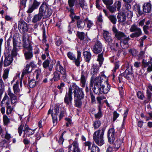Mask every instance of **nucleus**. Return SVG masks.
I'll return each instance as SVG.
<instances>
[{"label":"nucleus","instance_id":"nucleus-1","mask_svg":"<svg viewBox=\"0 0 152 152\" xmlns=\"http://www.w3.org/2000/svg\"><path fill=\"white\" fill-rule=\"evenodd\" d=\"M106 80V77L102 73L95 78L92 77L91 78L90 86V87H93L94 86L93 90L95 94L100 95L102 93V86H103L102 84Z\"/></svg>","mask_w":152,"mask_h":152},{"label":"nucleus","instance_id":"nucleus-2","mask_svg":"<svg viewBox=\"0 0 152 152\" xmlns=\"http://www.w3.org/2000/svg\"><path fill=\"white\" fill-rule=\"evenodd\" d=\"M104 129L103 128L95 131L93 134V138L95 143L99 146H102L104 143Z\"/></svg>","mask_w":152,"mask_h":152},{"label":"nucleus","instance_id":"nucleus-3","mask_svg":"<svg viewBox=\"0 0 152 152\" xmlns=\"http://www.w3.org/2000/svg\"><path fill=\"white\" fill-rule=\"evenodd\" d=\"M129 31L131 32H134L130 35L131 38L138 37L142 35L141 29L136 24L131 25L129 28Z\"/></svg>","mask_w":152,"mask_h":152},{"label":"nucleus","instance_id":"nucleus-4","mask_svg":"<svg viewBox=\"0 0 152 152\" xmlns=\"http://www.w3.org/2000/svg\"><path fill=\"white\" fill-rule=\"evenodd\" d=\"M39 10L41 12L43 18H47L49 17L52 14V10L48 7L44 3L42 4L39 7Z\"/></svg>","mask_w":152,"mask_h":152},{"label":"nucleus","instance_id":"nucleus-5","mask_svg":"<svg viewBox=\"0 0 152 152\" xmlns=\"http://www.w3.org/2000/svg\"><path fill=\"white\" fill-rule=\"evenodd\" d=\"M59 113V107L58 105L56 104L54 109H51V107L48 111V115L51 114L53 120V123L54 125H56L57 123V115Z\"/></svg>","mask_w":152,"mask_h":152},{"label":"nucleus","instance_id":"nucleus-6","mask_svg":"<svg viewBox=\"0 0 152 152\" xmlns=\"http://www.w3.org/2000/svg\"><path fill=\"white\" fill-rule=\"evenodd\" d=\"M18 28L20 32L24 34L28 30L27 24L23 20H20L18 22Z\"/></svg>","mask_w":152,"mask_h":152},{"label":"nucleus","instance_id":"nucleus-7","mask_svg":"<svg viewBox=\"0 0 152 152\" xmlns=\"http://www.w3.org/2000/svg\"><path fill=\"white\" fill-rule=\"evenodd\" d=\"M72 89L71 87H69L68 91L66 93L64 99V102L67 104H72Z\"/></svg>","mask_w":152,"mask_h":152},{"label":"nucleus","instance_id":"nucleus-8","mask_svg":"<svg viewBox=\"0 0 152 152\" xmlns=\"http://www.w3.org/2000/svg\"><path fill=\"white\" fill-rule=\"evenodd\" d=\"M5 59L4 61V65L5 67L9 66L12 62L13 58L11 55L8 53H4Z\"/></svg>","mask_w":152,"mask_h":152},{"label":"nucleus","instance_id":"nucleus-9","mask_svg":"<svg viewBox=\"0 0 152 152\" xmlns=\"http://www.w3.org/2000/svg\"><path fill=\"white\" fill-rule=\"evenodd\" d=\"M102 50V45L100 42L96 41L94 45L92 50L95 54H98L101 52Z\"/></svg>","mask_w":152,"mask_h":152},{"label":"nucleus","instance_id":"nucleus-10","mask_svg":"<svg viewBox=\"0 0 152 152\" xmlns=\"http://www.w3.org/2000/svg\"><path fill=\"white\" fill-rule=\"evenodd\" d=\"M112 30L115 34V37L118 40H121L126 37V36L124 32L118 31L115 27L113 26V27Z\"/></svg>","mask_w":152,"mask_h":152},{"label":"nucleus","instance_id":"nucleus-11","mask_svg":"<svg viewBox=\"0 0 152 152\" xmlns=\"http://www.w3.org/2000/svg\"><path fill=\"white\" fill-rule=\"evenodd\" d=\"M115 130L114 128L110 129L107 133V136L109 142L113 143L115 139Z\"/></svg>","mask_w":152,"mask_h":152},{"label":"nucleus","instance_id":"nucleus-12","mask_svg":"<svg viewBox=\"0 0 152 152\" xmlns=\"http://www.w3.org/2000/svg\"><path fill=\"white\" fill-rule=\"evenodd\" d=\"M40 3V2L37 1L36 0H34L32 4L29 6L28 9L27 11V13H32L34 10L38 8Z\"/></svg>","mask_w":152,"mask_h":152},{"label":"nucleus","instance_id":"nucleus-13","mask_svg":"<svg viewBox=\"0 0 152 152\" xmlns=\"http://www.w3.org/2000/svg\"><path fill=\"white\" fill-rule=\"evenodd\" d=\"M123 76L127 79H129L133 77L132 67H128L123 74Z\"/></svg>","mask_w":152,"mask_h":152},{"label":"nucleus","instance_id":"nucleus-14","mask_svg":"<svg viewBox=\"0 0 152 152\" xmlns=\"http://www.w3.org/2000/svg\"><path fill=\"white\" fill-rule=\"evenodd\" d=\"M7 92L8 95L10 97L11 104H14V106H15V104L16 103L17 100V96L12 92L11 88L10 87L8 88Z\"/></svg>","mask_w":152,"mask_h":152},{"label":"nucleus","instance_id":"nucleus-15","mask_svg":"<svg viewBox=\"0 0 152 152\" xmlns=\"http://www.w3.org/2000/svg\"><path fill=\"white\" fill-rule=\"evenodd\" d=\"M69 152H80L77 142L74 141L72 144L69 146Z\"/></svg>","mask_w":152,"mask_h":152},{"label":"nucleus","instance_id":"nucleus-16","mask_svg":"<svg viewBox=\"0 0 152 152\" xmlns=\"http://www.w3.org/2000/svg\"><path fill=\"white\" fill-rule=\"evenodd\" d=\"M53 64L51 62L50 60L47 59V60H45L42 63L43 67L45 69H48L49 71H52Z\"/></svg>","mask_w":152,"mask_h":152},{"label":"nucleus","instance_id":"nucleus-17","mask_svg":"<svg viewBox=\"0 0 152 152\" xmlns=\"http://www.w3.org/2000/svg\"><path fill=\"white\" fill-rule=\"evenodd\" d=\"M103 35L106 42L109 44L112 43L113 40L111 37V34L108 31H104L103 34Z\"/></svg>","mask_w":152,"mask_h":152},{"label":"nucleus","instance_id":"nucleus-18","mask_svg":"<svg viewBox=\"0 0 152 152\" xmlns=\"http://www.w3.org/2000/svg\"><path fill=\"white\" fill-rule=\"evenodd\" d=\"M32 48L26 50H24V55L25 58L27 60H31L33 57Z\"/></svg>","mask_w":152,"mask_h":152},{"label":"nucleus","instance_id":"nucleus-19","mask_svg":"<svg viewBox=\"0 0 152 152\" xmlns=\"http://www.w3.org/2000/svg\"><path fill=\"white\" fill-rule=\"evenodd\" d=\"M107 79L106 77V80L102 86V93L104 94H107L110 89V86L108 84L107 82Z\"/></svg>","mask_w":152,"mask_h":152},{"label":"nucleus","instance_id":"nucleus-20","mask_svg":"<svg viewBox=\"0 0 152 152\" xmlns=\"http://www.w3.org/2000/svg\"><path fill=\"white\" fill-rule=\"evenodd\" d=\"M42 12H40L39 10L38 14L34 15L32 19V22L33 23H39L41 19L42 18L43 16L41 14Z\"/></svg>","mask_w":152,"mask_h":152},{"label":"nucleus","instance_id":"nucleus-21","mask_svg":"<svg viewBox=\"0 0 152 152\" xmlns=\"http://www.w3.org/2000/svg\"><path fill=\"white\" fill-rule=\"evenodd\" d=\"M130 39L129 37H126L121 40L120 42L121 47L124 49L128 48V42Z\"/></svg>","mask_w":152,"mask_h":152},{"label":"nucleus","instance_id":"nucleus-22","mask_svg":"<svg viewBox=\"0 0 152 152\" xmlns=\"http://www.w3.org/2000/svg\"><path fill=\"white\" fill-rule=\"evenodd\" d=\"M142 8L143 12L145 13H149L151 11L152 5L150 2H147L143 4Z\"/></svg>","mask_w":152,"mask_h":152},{"label":"nucleus","instance_id":"nucleus-23","mask_svg":"<svg viewBox=\"0 0 152 152\" xmlns=\"http://www.w3.org/2000/svg\"><path fill=\"white\" fill-rule=\"evenodd\" d=\"M75 99H83L84 98V94L82 88L74 93Z\"/></svg>","mask_w":152,"mask_h":152},{"label":"nucleus","instance_id":"nucleus-24","mask_svg":"<svg viewBox=\"0 0 152 152\" xmlns=\"http://www.w3.org/2000/svg\"><path fill=\"white\" fill-rule=\"evenodd\" d=\"M24 128L25 129L23 130L24 135V136L26 135V136H29L34 134V131L32 129L29 128L28 126L26 125H25Z\"/></svg>","mask_w":152,"mask_h":152},{"label":"nucleus","instance_id":"nucleus-25","mask_svg":"<svg viewBox=\"0 0 152 152\" xmlns=\"http://www.w3.org/2000/svg\"><path fill=\"white\" fill-rule=\"evenodd\" d=\"M32 69V67L29 66L28 64H27L26 67L24 69L22 73L21 77H23L25 75L31 72Z\"/></svg>","mask_w":152,"mask_h":152},{"label":"nucleus","instance_id":"nucleus-26","mask_svg":"<svg viewBox=\"0 0 152 152\" xmlns=\"http://www.w3.org/2000/svg\"><path fill=\"white\" fill-rule=\"evenodd\" d=\"M99 72V69L96 66L93 65L92 66L90 71V73L92 75L91 78L92 77L94 78V75H96Z\"/></svg>","mask_w":152,"mask_h":152},{"label":"nucleus","instance_id":"nucleus-27","mask_svg":"<svg viewBox=\"0 0 152 152\" xmlns=\"http://www.w3.org/2000/svg\"><path fill=\"white\" fill-rule=\"evenodd\" d=\"M56 71L59 72L61 74L64 73V72L66 71V70L60 64L59 61H58L56 65Z\"/></svg>","mask_w":152,"mask_h":152},{"label":"nucleus","instance_id":"nucleus-28","mask_svg":"<svg viewBox=\"0 0 152 152\" xmlns=\"http://www.w3.org/2000/svg\"><path fill=\"white\" fill-rule=\"evenodd\" d=\"M117 18L118 21L119 22H123L125 21L126 20V16L123 12L118 13Z\"/></svg>","mask_w":152,"mask_h":152},{"label":"nucleus","instance_id":"nucleus-29","mask_svg":"<svg viewBox=\"0 0 152 152\" xmlns=\"http://www.w3.org/2000/svg\"><path fill=\"white\" fill-rule=\"evenodd\" d=\"M85 75V72L84 71H83L81 73L80 82L82 84L81 86L83 87H85L86 86V78Z\"/></svg>","mask_w":152,"mask_h":152},{"label":"nucleus","instance_id":"nucleus-30","mask_svg":"<svg viewBox=\"0 0 152 152\" xmlns=\"http://www.w3.org/2000/svg\"><path fill=\"white\" fill-rule=\"evenodd\" d=\"M19 81L17 80L16 83L14 84L13 87L14 92L15 94H17L18 93L20 92V91L19 87Z\"/></svg>","mask_w":152,"mask_h":152},{"label":"nucleus","instance_id":"nucleus-31","mask_svg":"<svg viewBox=\"0 0 152 152\" xmlns=\"http://www.w3.org/2000/svg\"><path fill=\"white\" fill-rule=\"evenodd\" d=\"M9 99L10 98L7 94H5L4 96L1 101L0 106H2L3 105H4L5 104L6 105L7 102L10 103V102L9 101Z\"/></svg>","mask_w":152,"mask_h":152},{"label":"nucleus","instance_id":"nucleus-32","mask_svg":"<svg viewBox=\"0 0 152 152\" xmlns=\"http://www.w3.org/2000/svg\"><path fill=\"white\" fill-rule=\"evenodd\" d=\"M83 55L86 61L88 62L91 59V56L90 53L88 51H84L83 52Z\"/></svg>","mask_w":152,"mask_h":152},{"label":"nucleus","instance_id":"nucleus-33","mask_svg":"<svg viewBox=\"0 0 152 152\" xmlns=\"http://www.w3.org/2000/svg\"><path fill=\"white\" fill-rule=\"evenodd\" d=\"M60 73L59 72L57 71H55L53 73V76L52 79L54 81H57L60 80Z\"/></svg>","mask_w":152,"mask_h":152},{"label":"nucleus","instance_id":"nucleus-34","mask_svg":"<svg viewBox=\"0 0 152 152\" xmlns=\"http://www.w3.org/2000/svg\"><path fill=\"white\" fill-rule=\"evenodd\" d=\"M122 142H123L121 140L118 139L114 143V148L116 149L117 150H118L121 145Z\"/></svg>","mask_w":152,"mask_h":152},{"label":"nucleus","instance_id":"nucleus-35","mask_svg":"<svg viewBox=\"0 0 152 152\" xmlns=\"http://www.w3.org/2000/svg\"><path fill=\"white\" fill-rule=\"evenodd\" d=\"M67 55L70 59L73 61L75 63V61L76 60L75 56L72 52H68Z\"/></svg>","mask_w":152,"mask_h":152},{"label":"nucleus","instance_id":"nucleus-36","mask_svg":"<svg viewBox=\"0 0 152 152\" xmlns=\"http://www.w3.org/2000/svg\"><path fill=\"white\" fill-rule=\"evenodd\" d=\"M77 24L78 28L82 29L85 26V22L84 20L83 21L81 20H78L77 21Z\"/></svg>","mask_w":152,"mask_h":152},{"label":"nucleus","instance_id":"nucleus-37","mask_svg":"<svg viewBox=\"0 0 152 152\" xmlns=\"http://www.w3.org/2000/svg\"><path fill=\"white\" fill-rule=\"evenodd\" d=\"M77 58L75 61V65L77 66H79L80 65V59L81 57V53L80 51H77Z\"/></svg>","mask_w":152,"mask_h":152},{"label":"nucleus","instance_id":"nucleus-38","mask_svg":"<svg viewBox=\"0 0 152 152\" xmlns=\"http://www.w3.org/2000/svg\"><path fill=\"white\" fill-rule=\"evenodd\" d=\"M108 18L113 24H115L116 23L117 20L115 15H110L108 16Z\"/></svg>","mask_w":152,"mask_h":152},{"label":"nucleus","instance_id":"nucleus-39","mask_svg":"<svg viewBox=\"0 0 152 152\" xmlns=\"http://www.w3.org/2000/svg\"><path fill=\"white\" fill-rule=\"evenodd\" d=\"M105 99L106 97L104 96H99L97 97L96 99L98 102V103L99 104L98 106V107H102V102L101 101Z\"/></svg>","mask_w":152,"mask_h":152},{"label":"nucleus","instance_id":"nucleus-40","mask_svg":"<svg viewBox=\"0 0 152 152\" xmlns=\"http://www.w3.org/2000/svg\"><path fill=\"white\" fill-rule=\"evenodd\" d=\"M71 87L72 89V88H73L74 90V93H75L77 91H78L82 89V88H80L79 87H78L75 83H73L72 84L70 85L69 87Z\"/></svg>","mask_w":152,"mask_h":152},{"label":"nucleus","instance_id":"nucleus-41","mask_svg":"<svg viewBox=\"0 0 152 152\" xmlns=\"http://www.w3.org/2000/svg\"><path fill=\"white\" fill-rule=\"evenodd\" d=\"M101 107H98V112L94 115L95 118L96 119H100L102 116V113L101 111Z\"/></svg>","mask_w":152,"mask_h":152},{"label":"nucleus","instance_id":"nucleus-42","mask_svg":"<svg viewBox=\"0 0 152 152\" xmlns=\"http://www.w3.org/2000/svg\"><path fill=\"white\" fill-rule=\"evenodd\" d=\"M6 113L8 115L11 113L13 108L10 105V103L7 102L6 104Z\"/></svg>","mask_w":152,"mask_h":152},{"label":"nucleus","instance_id":"nucleus-43","mask_svg":"<svg viewBox=\"0 0 152 152\" xmlns=\"http://www.w3.org/2000/svg\"><path fill=\"white\" fill-rule=\"evenodd\" d=\"M84 21L85 24L86 23L87 24V27L88 28H90L93 26V24L92 22L89 20L88 18H87L84 19Z\"/></svg>","mask_w":152,"mask_h":152},{"label":"nucleus","instance_id":"nucleus-44","mask_svg":"<svg viewBox=\"0 0 152 152\" xmlns=\"http://www.w3.org/2000/svg\"><path fill=\"white\" fill-rule=\"evenodd\" d=\"M81 99H75V105L76 107L79 108L81 107L82 104V102L81 101Z\"/></svg>","mask_w":152,"mask_h":152},{"label":"nucleus","instance_id":"nucleus-45","mask_svg":"<svg viewBox=\"0 0 152 152\" xmlns=\"http://www.w3.org/2000/svg\"><path fill=\"white\" fill-rule=\"evenodd\" d=\"M101 121L99 120H96L94 122L93 126L94 129H96L99 128L101 126Z\"/></svg>","mask_w":152,"mask_h":152},{"label":"nucleus","instance_id":"nucleus-46","mask_svg":"<svg viewBox=\"0 0 152 152\" xmlns=\"http://www.w3.org/2000/svg\"><path fill=\"white\" fill-rule=\"evenodd\" d=\"M134 9L135 11L138 12L140 15L142 14L143 13L140 11V8L139 5L136 4L134 5Z\"/></svg>","mask_w":152,"mask_h":152},{"label":"nucleus","instance_id":"nucleus-47","mask_svg":"<svg viewBox=\"0 0 152 152\" xmlns=\"http://www.w3.org/2000/svg\"><path fill=\"white\" fill-rule=\"evenodd\" d=\"M142 63V67L146 68L147 67H148L149 64H150L151 62L150 61H147L146 60L143 59Z\"/></svg>","mask_w":152,"mask_h":152},{"label":"nucleus","instance_id":"nucleus-48","mask_svg":"<svg viewBox=\"0 0 152 152\" xmlns=\"http://www.w3.org/2000/svg\"><path fill=\"white\" fill-rule=\"evenodd\" d=\"M4 125H7L10 123V119L6 115H4L3 118Z\"/></svg>","mask_w":152,"mask_h":152},{"label":"nucleus","instance_id":"nucleus-49","mask_svg":"<svg viewBox=\"0 0 152 152\" xmlns=\"http://www.w3.org/2000/svg\"><path fill=\"white\" fill-rule=\"evenodd\" d=\"M55 40L56 45L58 46H60L62 42L61 38L57 36L55 38Z\"/></svg>","mask_w":152,"mask_h":152},{"label":"nucleus","instance_id":"nucleus-50","mask_svg":"<svg viewBox=\"0 0 152 152\" xmlns=\"http://www.w3.org/2000/svg\"><path fill=\"white\" fill-rule=\"evenodd\" d=\"M99 148L95 144L92 145L91 152H99Z\"/></svg>","mask_w":152,"mask_h":152},{"label":"nucleus","instance_id":"nucleus-51","mask_svg":"<svg viewBox=\"0 0 152 152\" xmlns=\"http://www.w3.org/2000/svg\"><path fill=\"white\" fill-rule=\"evenodd\" d=\"M9 69L7 68L4 71V74L3 75V78L4 80L7 79L8 77Z\"/></svg>","mask_w":152,"mask_h":152},{"label":"nucleus","instance_id":"nucleus-52","mask_svg":"<svg viewBox=\"0 0 152 152\" xmlns=\"http://www.w3.org/2000/svg\"><path fill=\"white\" fill-rule=\"evenodd\" d=\"M107 8L112 13L115 12L116 11V7H115L114 4L112 6L108 5L107 6Z\"/></svg>","mask_w":152,"mask_h":152},{"label":"nucleus","instance_id":"nucleus-53","mask_svg":"<svg viewBox=\"0 0 152 152\" xmlns=\"http://www.w3.org/2000/svg\"><path fill=\"white\" fill-rule=\"evenodd\" d=\"M152 27L151 26H150L149 27L148 26L145 25L143 26V30L144 31L145 34H148V30L149 29L151 28Z\"/></svg>","mask_w":152,"mask_h":152},{"label":"nucleus","instance_id":"nucleus-54","mask_svg":"<svg viewBox=\"0 0 152 152\" xmlns=\"http://www.w3.org/2000/svg\"><path fill=\"white\" fill-rule=\"evenodd\" d=\"M137 95L138 98L140 99L143 100L145 98L142 93L140 91H138Z\"/></svg>","mask_w":152,"mask_h":152},{"label":"nucleus","instance_id":"nucleus-55","mask_svg":"<svg viewBox=\"0 0 152 152\" xmlns=\"http://www.w3.org/2000/svg\"><path fill=\"white\" fill-rule=\"evenodd\" d=\"M4 137L5 139L8 141L10 140L11 138V134L9 133L7 130H6Z\"/></svg>","mask_w":152,"mask_h":152},{"label":"nucleus","instance_id":"nucleus-56","mask_svg":"<svg viewBox=\"0 0 152 152\" xmlns=\"http://www.w3.org/2000/svg\"><path fill=\"white\" fill-rule=\"evenodd\" d=\"M129 52L134 56H136L137 54V50L134 49H130L129 50Z\"/></svg>","mask_w":152,"mask_h":152},{"label":"nucleus","instance_id":"nucleus-57","mask_svg":"<svg viewBox=\"0 0 152 152\" xmlns=\"http://www.w3.org/2000/svg\"><path fill=\"white\" fill-rule=\"evenodd\" d=\"M23 46L24 48V50H26L32 48L31 45L29 44H27L25 42H23Z\"/></svg>","mask_w":152,"mask_h":152},{"label":"nucleus","instance_id":"nucleus-58","mask_svg":"<svg viewBox=\"0 0 152 152\" xmlns=\"http://www.w3.org/2000/svg\"><path fill=\"white\" fill-rule=\"evenodd\" d=\"M103 60V55L102 54H99L98 56V58L97 60L99 62L100 66L102 64Z\"/></svg>","mask_w":152,"mask_h":152},{"label":"nucleus","instance_id":"nucleus-59","mask_svg":"<svg viewBox=\"0 0 152 152\" xmlns=\"http://www.w3.org/2000/svg\"><path fill=\"white\" fill-rule=\"evenodd\" d=\"M36 82L34 80H31L29 83V86L30 88H32L34 87L36 85Z\"/></svg>","mask_w":152,"mask_h":152},{"label":"nucleus","instance_id":"nucleus-60","mask_svg":"<svg viewBox=\"0 0 152 152\" xmlns=\"http://www.w3.org/2000/svg\"><path fill=\"white\" fill-rule=\"evenodd\" d=\"M77 33L79 38L81 40H82L84 39L85 37V34L83 32L78 31Z\"/></svg>","mask_w":152,"mask_h":152},{"label":"nucleus","instance_id":"nucleus-61","mask_svg":"<svg viewBox=\"0 0 152 152\" xmlns=\"http://www.w3.org/2000/svg\"><path fill=\"white\" fill-rule=\"evenodd\" d=\"M102 1L107 6L112 4L113 1V0H102Z\"/></svg>","mask_w":152,"mask_h":152},{"label":"nucleus","instance_id":"nucleus-62","mask_svg":"<svg viewBox=\"0 0 152 152\" xmlns=\"http://www.w3.org/2000/svg\"><path fill=\"white\" fill-rule=\"evenodd\" d=\"M66 132V131H64L63 132L62 134H61V136H60L59 140L58 141V142L59 144H62L64 141V139L63 138V137L64 133H65Z\"/></svg>","mask_w":152,"mask_h":152},{"label":"nucleus","instance_id":"nucleus-63","mask_svg":"<svg viewBox=\"0 0 152 152\" xmlns=\"http://www.w3.org/2000/svg\"><path fill=\"white\" fill-rule=\"evenodd\" d=\"M66 111L65 109H63V110H61L59 116L60 120L66 114Z\"/></svg>","mask_w":152,"mask_h":152},{"label":"nucleus","instance_id":"nucleus-64","mask_svg":"<svg viewBox=\"0 0 152 152\" xmlns=\"http://www.w3.org/2000/svg\"><path fill=\"white\" fill-rule=\"evenodd\" d=\"M97 18L98 22L100 23H102L103 22V19L102 18V15L101 13L97 16Z\"/></svg>","mask_w":152,"mask_h":152}]
</instances>
